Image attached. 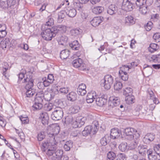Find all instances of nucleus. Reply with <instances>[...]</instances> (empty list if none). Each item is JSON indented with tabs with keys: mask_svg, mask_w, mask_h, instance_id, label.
Listing matches in <instances>:
<instances>
[{
	"mask_svg": "<svg viewBox=\"0 0 160 160\" xmlns=\"http://www.w3.org/2000/svg\"><path fill=\"white\" fill-rule=\"evenodd\" d=\"M94 124L92 125L86 126L84 130L82 132V134L84 136H88L89 134L94 135L97 132L98 130V122L94 121Z\"/></svg>",
	"mask_w": 160,
	"mask_h": 160,
	"instance_id": "f257e3e1",
	"label": "nucleus"
},
{
	"mask_svg": "<svg viewBox=\"0 0 160 160\" xmlns=\"http://www.w3.org/2000/svg\"><path fill=\"white\" fill-rule=\"evenodd\" d=\"M44 100V94L41 92L37 93L34 100L33 107L36 110H40L42 108Z\"/></svg>",
	"mask_w": 160,
	"mask_h": 160,
	"instance_id": "f03ea898",
	"label": "nucleus"
},
{
	"mask_svg": "<svg viewBox=\"0 0 160 160\" xmlns=\"http://www.w3.org/2000/svg\"><path fill=\"white\" fill-rule=\"evenodd\" d=\"M53 28L46 29L42 32L41 35L43 38L46 41L51 40L53 37L56 35L55 33L53 31Z\"/></svg>",
	"mask_w": 160,
	"mask_h": 160,
	"instance_id": "7ed1b4c3",
	"label": "nucleus"
},
{
	"mask_svg": "<svg viewBox=\"0 0 160 160\" xmlns=\"http://www.w3.org/2000/svg\"><path fill=\"white\" fill-rule=\"evenodd\" d=\"M63 114L62 108L60 107H57L54 108V111L51 114V117L54 120H59L62 118Z\"/></svg>",
	"mask_w": 160,
	"mask_h": 160,
	"instance_id": "20e7f679",
	"label": "nucleus"
},
{
	"mask_svg": "<svg viewBox=\"0 0 160 160\" xmlns=\"http://www.w3.org/2000/svg\"><path fill=\"white\" fill-rule=\"evenodd\" d=\"M113 82L112 77L110 75H107L104 76V81L102 84V86L104 88L108 90L110 88Z\"/></svg>",
	"mask_w": 160,
	"mask_h": 160,
	"instance_id": "39448f33",
	"label": "nucleus"
},
{
	"mask_svg": "<svg viewBox=\"0 0 160 160\" xmlns=\"http://www.w3.org/2000/svg\"><path fill=\"white\" fill-rule=\"evenodd\" d=\"M133 5L131 0H123L122 8L126 11L129 12L133 9Z\"/></svg>",
	"mask_w": 160,
	"mask_h": 160,
	"instance_id": "423d86ee",
	"label": "nucleus"
},
{
	"mask_svg": "<svg viewBox=\"0 0 160 160\" xmlns=\"http://www.w3.org/2000/svg\"><path fill=\"white\" fill-rule=\"evenodd\" d=\"M34 80L32 78V76L27 75L26 77L24 80V82L26 83L25 88L26 90H29L32 89L33 86Z\"/></svg>",
	"mask_w": 160,
	"mask_h": 160,
	"instance_id": "0eeeda50",
	"label": "nucleus"
},
{
	"mask_svg": "<svg viewBox=\"0 0 160 160\" xmlns=\"http://www.w3.org/2000/svg\"><path fill=\"white\" fill-rule=\"evenodd\" d=\"M85 118L81 116L76 117L72 123V127L74 128H80L85 123Z\"/></svg>",
	"mask_w": 160,
	"mask_h": 160,
	"instance_id": "6e6552de",
	"label": "nucleus"
},
{
	"mask_svg": "<svg viewBox=\"0 0 160 160\" xmlns=\"http://www.w3.org/2000/svg\"><path fill=\"white\" fill-rule=\"evenodd\" d=\"M120 100L118 97L114 96L110 97L109 101V105L111 108L118 106L120 104Z\"/></svg>",
	"mask_w": 160,
	"mask_h": 160,
	"instance_id": "1a4fd4ad",
	"label": "nucleus"
},
{
	"mask_svg": "<svg viewBox=\"0 0 160 160\" xmlns=\"http://www.w3.org/2000/svg\"><path fill=\"white\" fill-rule=\"evenodd\" d=\"M39 118L42 124L45 125L48 124L49 117L48 113L46 112H42L40 114Z\"/></svg>",
	"mask_w": 160,
	"mask_h": 160,
	"instance_id": "9d476101",
	"label": "nucleus"
},
{
	"mask_svg": "<svg viewBox=\"0 0 160 160\" xmlns=\"http://www.w3.org/2000/svg\"><path fill=\"white\" fill-rule=\"evenodd\" d=\"M60 128L58 126L53 125L49 128L48 132V134H52V135L56 136L59 132Z\"/></svg>",
	"mask_w": 160,
	"mask_h": 160,
	"instance_id": "9b49d317",
	"label": "nucleus"
},
{
	"mask_svg": "<svg viewBox=\"0 0 160 160\" xmlns=\"http://www.w3.org/2000/svg\"><path fill=\"white\" fill-rule=\"evenodd\" d=\"M121 134V132L120 130L116 128L112 129L111 131L110 138L113 139H117Z\"/></svg>",
	"mask_w": 160,
	"mask_h": 160,
	"instance_id": "f8f14e48",
	"label": "nucleus"
},
{
	"mask_svg": "<svg viewBox=\"0 0 160 160\" xmlns=\"http://www.w3.org/2000/svg\"><path fill=\"white\" fill-rule=\"evenodd\" d=\"M105 97V95H103L100 97H96V104L100 107H102L105 105L107 101Z\"/></svg>",
	"mask_w": 160,
	"mask_h": 160,
	"instance_id": "ddd939ff",
	"label": "nucleus"
},
{
	"mask_svg": "<svg viewBox=\"0 0 160 160\" xmlns=\"http://www.w3.org/2000/svg\"><path fill=\"white\" fill-rule=\"evenodd\" d=\"M53 31L56 34L59 31L62 33H65L67 29V27L65 25H59L52 27Z\"/></svg>",
	"mask_w": 160,
	"mask_h": 160,
	"instance_id": "4468645a",
	"label": "nucleus"
},
{
	"mask_svg": "<svg viewBox=\"0 0 160 160\" xmlns=\"http://www.w3.org/2000/svg\"><path fill=\"white\" fill-rule=\"evenodd\" d=\"M155 138V135L153 133L147 134L143 139V142L147 144L153 141Z\"/></svg>",
	"mask_w": 160,
	"mask_h": 160,
	"instance_id": "2eb2a0df",
	"label": "nucleus"
},
{
	"mask_svg": "<svg viewBox=\"0 0 160 160\" xmlns=\"http://www.w3.org/2000/svg\"><path fill=\"white\" fill-rule=\"evenodd\" d=\"M96 94L95 92L92 91L88 94L86 97V101L88 103L92 102L96 98Z\"/></svg>",
	"mask_w": 160,
	"mask_h": 160,
	"instance_id": "dca6fc26",
	"label": "nucleus"
},
{
	"mask_svg": "<svg viewBox=\"0 0 160 160\" xmlns=\"http://www.w3.org/2000/svg\"><path fill=\"white\" fill-rule=\"evenodd\" d=\"M86 86L85 84L83 83H81L79 84L77 92L78 94L83 96L86 93Z\"/></svg>",
	"mask_w": 160,
	"mask_h": 160,
	"instance_id": "f3484780",
	"label": "nucleus"
},
{
	"mask_svg": "<svg viewBox=\"0 0 160 160\" xmlns=\"http://www.w3.org/2000/svg\"><path fill=\"white\" fill-rule=\"evenodd\" d=\"M138 150L139 153L142 156L146 155V153L148 154V151L147 146L143 145H140L138 146Z\"/></svg>",
	"mask_w": 160,
	"mask_h": 160,
	"instance_id": "a211bd4d",
	"label": "nucleus"
},
{
	"mask_svg": "<svg viewBox=\"0 0 160 160\" xmlns=\"http://www.w3.org/2000/svg\"><path fill=\"white\" fill-rule=\"evenodd\" d=\"M10 45V41L8 38H5L2 40L0 43V47L3 49L5 50L7 48H8Z\"/></svg>",
	"mask_w": 160,
	"mask_h": 160,
	"instance_id": "6ab92c4d",
	"label": "nucleus"
},
{
	"mask_svg": "<svg viewBox=\"0 0 160 160\" xmlns=\"http://www.w3.org/2000/svg\"><path fill=\"white\" fill-rule=\"evenodd\" d=\"M102 21L101 17H96L91 21V23L93 26L96 27L98 26Z\"/></svg>",
	"mask_w": 160,
	"mask_h": 160,
	"instance_id": "aec40b11",
	"label": "nucleus"
},
{
	"mask_svg": "<svg viewBox=\"0 0 160 160\" xmlns=\"http://www.w3.org/2000/svg\"><path fill=\"white\" fill-rule=\"evenodd\" d=\"M43 82H39L37 84V86L39 88L41 89L42 88V87H40V85H41L42 86L43 85L45 87H47L52 83L51 82H50V81L47 79L46 77H44L42 78Z\"/></svg>",
	"mask_w": 160,
	"mask_h": 160,
	"instance_id": "412c9836",
	"label": "nucleus"
},
{
	"mask_svg": "<svg viewBox=\"0 0 160 160\" xmlns=\"http://www.w3.org/2000/svg\"><path fill=\"white\" fill-rule=\"evenodd\" d=\"M117 10V7L114 5L111 4L108 7L107 10V13L110 15L115 14Z\"/></svg>",
	"mask_w": 160,
	"mask_h": 160,
	"instance_id": "4be33fe9",
	"label": "nucleus"
},
{
	"mask_svg": "<svg viewBox=\"0 0 160 160\" xmlns=\"http://www.w3.org/2000/svg\"><path fill=\"white\" fill-rule=\"evenodd\" d=\"M49 138V143L51 145V146L56 147L55 145L57 143V142L56 141V136L52 135V134H48Z\"/></svg>",
	"mask_w": 160,
	"mask_h": 160,
	"instance_id": "5701e85b",
	"label": "nucleus"
},
{
	"mask_svg": "<svg viewBox=\"0 0 160 160\" xmlns=\"http://www.w3.org/2000/svg\"><path fill=\"white\" fill-rule=\"evenodd\" d=\"M156 154L155 152H153L151 149H148V155L149 160H156L157 159Z\"/></svg>",
	"mask_w": 160,
	"mask_h": 160,
	"instance_id": "b1692460",
	"label": "nucleus"
},
{
	"mask_svg": "<svg viewBox=\"0 0 160 160\" xmlns=\"http://www.w3.org/2000/svg\"><path fill=\"white\" fill-rule=\"evenodd\" d=\"M110 137L109 135H105L101 139V144L102 146H105L108 143L110 142Z\"/></svg>",
	"mask_w": 160,
	"mask_h": 160,
	"instance_id": "393cba45",
	"label": "nucleus"
},
{
	"mask_svg": "<svg viewBox=\"0 0 160 160\" xmlns=\"http://www.w3.org/2000/svg\"><path fill=\"white\" fill-rule=\"evenodd\" d=\"M77 95L74 92H71L67 95V98L68 100L73 102L77 98Z\"/></svg>",
	"mask_w": 160,
	"mask_h": 160,
	"instance_id": "a878e982",
	"label": "nucleus"
},
{
	"mask_svg": "<svg viewBox=\"0 0 160 160\" xmlns=\"http://www.w3.org/2000/svg\"><path fill=\"white\" fill-rule=\"evenodd\" d=\"M66 14L69 17L73 18L76 15L77 12L76 9L74 8H67L66 10Z\"/></svg>",
	"mask_w": 160,
	"mask_h": 160,
	"instance_id": "bb28decb",
	"label": "nucleus"
},
{
	"mask_svg": "<svg viewBox=\"0 0 160 160\" xmlns=\"http://www.w3.org/2000/svg\"><path fill=\"white\" fill-rule=\"evenodd\" d=\"M54 154L56 157L53 156L52 158V160H58L59 158L62 157L63 151L61 150L58 149L56 152L55 151Z\"/></svg>",
	"mask_w": 160,
	"mask_h": 160,
	"instance_id": "cd10ccee",
	"label": "nucleus"
},
{
	"mask_svg": "<svg viewBox=\"0 0 160 160\" xmlns=\"http://www.w3.org/2000/svg\"><path fill=\"white\" fill-rule=\"evenodd\" d=\"M80 45L77 40L74 41L69 44L70 47L73 50H78L80 48Z\"/></svg>",
	"mask_w": 160,
	"mask_h": 160,
	"instance_id": "c85d7f7f",
	"label": "nucleus"
},
{
	"mask_svg": "<svg viewBox=\"0 0 160 160\" xmlns=\"http://www.w3.org/2000/svg\"><path fill=\"white\" fill-rule=\"evenodd\" d=\"M159 48V46L155 43H151L148 48V50L150 52L152 53L157 51Z\"/></svg>",
	"mask_w": 160,
	"mask_h": 160,
	"instance_id": "c756f323",
	"label": "nucleus"
},
{
	"mask_svg": "<svg viewBox=\"0 0 160 160\" xmlns=\"http://www.w3.org/2000/svg\"><path fill=\"white\" fill-rule=\"evenodd\" d=\"M66 14V12L64 10L61 11L58 13V22L61 23L62 21V19L65 17Z\"/></svg>",
	"mask_w": 160,
	"mask_h": 160,
	"instance_id": "7c9ffc66",
	"label": "nucleus"
},
{
	"mask_svg": "<svg viewBox=\"0 0 160 160\" xmlns=\"http://www.w3.org/2000/svg\"><path fill=\"white\" fill-rule=\"evenodd\" d=\"M69 55V51L68 49L62 50L60 52V57L62 59L67 58Z\"/></svg>",
	"mask_w": 160,
	"mask_h": 160,
	"instance_id": "2f4dec72",
	"label": "nucleus"
},
{
	"mask_svg": "<svg viewBox=\"0 0 160 160\" xmlns=\"http://www.w3.org/2000/svg\"><path fill=\"white\" fill-rule=\"evenodd\" d=\"M119 76L121 79L123 81H127L128 79V76L127 72L125 71H123V69L119 70Z\"/></svg>",
	"mask_w": 160,
	"mask_h": 160,
	"instance_id": "473e14b6",
	"label": "nucleus"
},
{
	"mask_svg": "<svg viewBox=\"0 0 160 160\" xmlns=\"http://www.w3.org/2000/svg\"><path fill=\"white\" fill-rule=\"evenodd\" d=\"M125 21L126 24L128 25L133 24L135 23V20L133 17L130 16L125 18Z\"/></svg>",
	"mask_w": 160,
	"mask_h": 160,
	"instance_id": "72a5a7b5",
	"label": "nucleus"
},
{
	"mask_svg": "<svg viewBox=\"0 0 160 160\" xmlns=\"http://www.w3.org/2000/svg\"><path fill=\"white\" fill-rule=\"evenodd\" d=\"M82 60L80 58H78L74 60L72 62V63L73 66L76 68H78L82 63Z\"/></svg>",
	"mask_w": 160,
	"mask_h": 160,
	"instance_id": "f704fd0d",
	"label": "nucleus"
},
{
	"mask_svg": "<svg viewBox=\"0 0 160 160\" xmlns=\"http://www.w3.org/2000/svg\"><path fill=\"white\" fill-rule=\"evenodd\" d=\"M104 9L103 7L102 6L96 7L92 9V12L93 13L98 14L102 13Z\"/></svg>",
	"mask_w": 160,
	"mask_h": 160,
	"instance_id": "c9c22d12",
	"label": "nucleus"
},
{
	"mask_svg": "<svg viewBox=\"0 0 160 160\" xmlns=\"http://www.w3.org/2000/svg\"><path fill=\"white\" fill-rule=\"evenodd\" d=\"M125 100L128 104H131L134 102L135 98L132 94H128L126 96Z\"/></svg>",
	"mask_w": 160,
	"mask_h": 160,
	"instance_id": "e433bc0d",
	"label": "nucleus"
},
{
	"mask_svg": "<svg viewBox=\"0 0 160 160\" xmlns=\"http://www.w3.org/2000/svg\"><path fill=\"white\" fill-rule=\"evenodd\" d=\"M51 145L47 141L43 142L42 143L41 148L43 152H46V150L49 148Z\"/></svg>",
	"mask_w": 160,
	"mask_h": 160,
	"instance_id": "4c0bfd02",
	"label": "nucleus"
},
{
	"mask_svg": "<svg viewBox=\"0 0 160 160\" xmlns=\"http://www.w3.org/2000/svg\"><path fill=\"white\" fill-rule=\"evenodd\" d=\"M54 108H56L55 106L51 103H46L44 106V109L48 111H50L53 109H54Z\"/></svg>",
	"mask_w": 160,
	"mask_h": 160,
	"instance_id": "58836bf2",
	"label": "nucleus"
},
{
	"mask_svg": "<svg viewBox=\"0 0 160 160\" xmlns=\"http://www.w3.org/2000/svg\"><path fill=\"white\" fill-rule=\"evenodd\" d=\"M68 40V37L65 35H62L60 38L59 43L62 45H64L67 43Z\"/></svg>",
	"mask_w": 160,
	"mask_h": 160,
	"instance_id": "ea45409f",
	"label": "nucleus"
},
{
	"mask_svg": "<svg viewBox=\"0 0 160 160\" xmlns=\"http://www.w3.org/2000/svg\"><path fill=\"white\" fill-rule=\"evenodd\" d=\"M73 143L71 141L66 142L64 144L63 148L66 151H68L72 147Z\"/></svg>",
	"mask_w": 160,
	"mask_h": 160,
	"instance_id": "a19ab883",
	"label": "nucleus"
},
{
	"mask_svg": "<svg viewBox=\"0 0 160 160\" xmlns=\"http://www.w3.org/2000/svg\"><path fill=\"white\" fill-rule=\"evenodd\" d=\"M56 150V147L51 146L49 147V148L47 150V151L46 152V154L49 156L52 155L54 153Z\"/></svg>",
	"mask_w": 160,
	"mask_h": 160,
	"instance_id": "79ce46f5",
	"label": "nucleus"
},
{
	"mask_svg": "<svg viewBox=\"0 0 160 160\" xmlns=\"http://www.w3.org/2000/svg\"><path fill=\"white\" fill-rule=\"evenodd\" d=\"M119 148L122 152H125L128 148V146L127 143L122 142L119 146Z\"/></svg>",
	"mask_w": 160,
	"mask_h": 160,
	"instance_id": "37998d69",
	"label": "nucleus"
},
{
	"mask_svg": "<svg viewBox=\"0 0 160 160\" xmlns=\"http://www.w3.org/2000/svg\"><path fill=\"white\" fill-rule=\"evenodd\" d=\"M116 157V154L113 152L110 151L107 154V160H114Z\"/></svg>",
	"mask_w": 160,
	"mask_h": 160,
	"instance_id": "c03bdc74",
	"label": "nucleus"
},
{
	"mask_svg": "<svg viewBox=\"0 0 160 160\" xmlns=\"http://www.w3.org/2000/svg\"><path fill=\"white\" fill-rule=\"evenodd\" d=\"M134 129L132 128H127L124 129V132L127 136L131 137L132 134L134 133Z\"/></svg>",
	"mask_w": 160,
	"mask_h": 160,
	"instance_id": "a18cd8bd",
	"label": "nucleus"
},
{
	"mask_svg": "<svg viewBox=\"0 0 160 160\" xmlns=\"http://www.w3.org/2000/svg\"><path fill=\"white\" fill-rule=\"evenodd\" d=\"M138 143L137 140H133L129 144L130 149L131 150L135 149L137 147Z\"/></svg>",
	"mask_w": 160,
	"mask_h": 160,
	"instance_id": "49530a36",
	"label": "nucleus"
},
{
	"mask_svg": "<svg viewBox=\"0 0 160 160\" xmlns=\"http://www.w3.org/2000/svg\"><path fill=\"white\" fill-rule=\"evenodd\" d=\"M74 120L71 116H68L65 118V122L66 124H71L72 125V123Z\"/></svg>",
	"mask_w": 160,
	"mask_h": 160,
	"instance_id": "de8ad7c7",
	"label": "nucleus"
},
{
	"mask_svg": "<svg viewBox=\"0 0 160 160\" xmlns=\"http://www.w3.org/2000/svg\"><path fill=\"white\" fill-rule=\"evenodd\" d=\"M139 11L142 14H145L148 12V7L145 5L139 8Z\"/></svg>",
	"mask_w": 160,
	"mask_h": 160,
	"instance_id": "09e8293b",
	"label": "nucleus"
},
{
	"mask_svg": "<svg viewBox=\"0 0 160 160\" xmlns=\"http://www.w3.org/2000/svg\"><path fill=\"white\" fill-rule=\"evenodd\" d=\"M8 0H0V6L3 8L8 7Z\"/></svg>",
	"mask_w": 160,
	"mask_h": 160,
	"instance_id": "8fccbe9b",
	"label": "nucleus"
},
{
	"mask_svg": "<svg viewBox=\"0 0 160 160\" xmlns=\"http://www.w3.org/2000/svg\"><path fill=\"white\" fill-rule=\"evenodd\" d=\"M54 21L53 18L51 16H48L45 26H51L54 24Z\"/></svg>",
	"mask_w": 160,
	"mask_h": 160,
	"instance_id": "3c124183",
	"label": "nucleus"
},
{
	"mask_svg": "<svg viewBox=\"0 0 160 160\" xmlns=\"http://www.w3.org/2000/svg\"><path fill=\"white\" fill-rule=\"evenodd\" d=\"M35 93V90L33 89L27 90L26 94L27 97H31Z\"/></svg>",
	"mask_w": 160,
	"mask_h": 160,
	"instance_id": "603ef678",
	"label": "nucleus"
},
{
	"mask_svg": "<svg viewBox=\"0 0 160 160\" xmlns=\"http://www.w3.org/2000/svg\"><path fill=\"white\" fill-rule=\"evenodd\" d=\"M80 109L79 106L77 105H75L73 107H71L70 109L72 113H77L79 111Z\"/></svg>",
	"mask_w": 160,
	"mask_h": 160,
	"instance_id": "864d4df0",
	"label": "nucleus"
},
{
	"mask_svg": "<svg viewBox=\"0 0 160 160\" xmlns=\"http://www.w3.org/2000/svg\"><path fill=\"white\" fill-rule=\"evenodd\" d=\"M81 32L77 29H72L70 31V33L72 36L76 37L80 34Z\"/></svg>",
	"mask_w": 160,
	"mask_h": 160,
	"instance_id": "5fc2aeb1",
	"label": "nucleus"
},
{
	"mask_svg": "<svg viewBox=\"0 0 160 160\" xmlns=\"http://www.w3.org/2000/svg\"><path fill=\"white\" fill-rule=\"evenodd\" d=\"M122 84L119 82H116L114 85V88L115 90L118 91L122 88Z\"/></svg>",
	"mask_w": 160,
	"mask_h": 160,
	"instance_id": "6e6d98bb",
	"label": "nucleus"
},
{
	"mask_svg": "<svg viewBox=\"0 0 160 160\" xmlns=\"http://www.w3.org/2000/svg\"><path fill=\"white\" fill-rule=\"evenodd\" d=\"M116 160H126V155L123 153H119L116 156Z\"/></svg>",
	"mask_w": 160,
	"mask_h": 160,
	"instance_id": "4d7b16f0",
	"label": "nucleus"
},
{
	"mask_svg": "<svg viewBox=\"0 0 160 160\" xmlns=\"http://www.w3.org/2000/svg\"><path fill=\"white\" fill-rule=\"evenodd\" d=\"M136 4L137 7H141L145 5V0H137Z\"/></svg>",
	"mask_w": 160,
	"mask_h": 160,
	"instance_id": "13d9d810",
	"label": "nucleus"
},
{
	"mask_svg": "<svg viewBox=\"0 0 160 160\" xmlns=\"http://www.w3.org/2000/svg\"><path fill=\"white\" fill-rule=\"evenodd\" d=\"M19 118L22 122L23 124H26L29 122V120L27 117H24L23 116H21Z\"/></svg>",
	"mask_w": 160,
	"mask_h": 160,
	"instance_id": "bf43d9fd",
	"label": "nucleus"
},
{
	"mask_svg": "<svg viewBox=\"0 0 160 160\" xmlns=\"http://www.w3.org/2000/svg\"><path fill=\"white\" fill-rule=\"evenodd\" d=\"M153 149L157 155L160 156V145H155L153 147Z\"/></svg>",
	"mask_w": 160,
	"mask_h": 160,
	"instance_id": "052dcab7",
	"label": "nucleus"
},
{
	"mask_svg": "<svg viewBox=\"0 0 160 160\" xmlns=\"http://www.w3.org/2000/svg\"><path fill=\"white\" fill-rule=\"evenodd\" d=\"M45 138V135L44 132H41L38 135L37 138L39 141H42Z\"/></svg>",
	"mask_w": 160,
	"mask_h": 160,
	"instance_id": "680f3d73",
	"label": "nucleus"
},
{
	"mask_svg": "<svg viewBox=\"0 0 160 160\" xmlns=\"http://www.w3.org/2000/svg\"><path fill=\"white\" fill-rule=\"evenodd\" d=\"M132 89L130 88H126L123 91V94L125 96L128 94H132Z\"/></svg>",
	"mask_w": 160,
	"mask_h": 160,
	"instance_id": "e2e57ef3",
	"label": "nucleus"
},
{
	"mask_svg": "<svg viewBox=\"0 0 160 160\" xmlns=\"http://www.w3.org/2000/svg\"><path fill=\"white\" fill-rule=\"evenodd\" d=\"M140 135L139 133L137 132V131L134 130V133L132 134L131 137V138L133 139V140L135 139H137L139 138Z\"/></svg>",
	"mask_w": 160,
	"mask_h": 160,
	"instance_id": "0e129e2a",
	"label": "nucleus"
},
{
	"mask_svg": "<svg viewBox=\"0 0 160 160\" xmlns=\"http://www.w3.org/2000/svg\"><path fill=\"white\" fill-rule=\"evenodd\" d=\"M153 38L156 42H160V34L157 33L154 34Z\"/></svg>",
	"mask_w": 160,
	"mask_h": 160,
	"instance_id": "69168bd1",
	"label": "nucleus"
},
{
	"mask_svg": "<svg viewBox=\"0 0 160 160\" xmlns=\"http://www.w3.org/2000/svg\"><path fill=\"white\" fill-rule=\"evenodd\" d=\"M152 25V23L151 22H149L145 25V28L147 31H149L151 29Z\"/></svg>",
	"mask_w": 160,
	"mask_h": 160,
	"instance_id": "338daca9",
	"label": "nucleus"
},
{
	"mask_svg": "<svg viewBox=\"0 0 160 160\" xmlns=\"http://www.w3.org/2000/svg\"><path fill=\"white\" fill-rule=\"evenodd\" d=\"M16 132L18 134V136L20 138L22 139L24 137V133L22 132L21 129H16Z\"/></svg>",
	"mask_w": 160,
	"mask_h": 160,
	"instance_id": "774afa93",
	"label": "nucleus"
}]
</instances>
